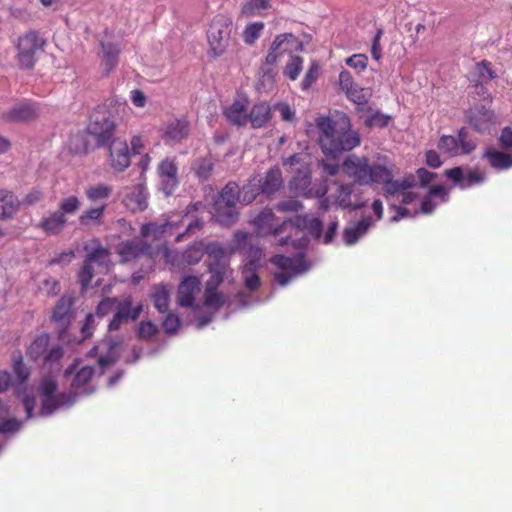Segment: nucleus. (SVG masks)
<instances>
[{
	"mask_svg": "<svg viewBox=\"0 0 512 512\" xmlns=\"http://www.w3.org/2000/svg\"><path fill=\"white\" fill-rule=\"evenodd\" d=\"M232 21L224 15L213 18L208 33V43L214 56L224 54L231 42Z\"/></svg>",
	"mask_w": 512,
	"mask_h": 512,
	"instance_id": "obj_8",
	"label": "nucleus"
},
{
	"mask_svg": "<svg viewBox=\"0 0 512 512\" xmlns=\"http://www.w3.org/2000/svg\"><path fill=\"white\" fill-rule=\"evenodd\" d=\"M205 253L213 259L211 263H219L227 265V260L230 254V248H225L217 242L209 243L205 246Z\"/></svg>",
	"mask_w": 512,
	"mask_h": 512,
	"instance_id": "obj_41",
	"label": "nucleus"
},
{
	"mask_svg": "<svg viewBox=\"0 0 512 512\" xmlns=\"http://www.w3.org/2000/svg\"><path fill=\"white\" fill-rule=\"evenodd\" d=\"M194 171L196 176L202 180H207L213 171V163L208 158H202L195 162L194 164Z\"/></svg>",
	"mask_w": 512,
	"mask_h": 512,
	"instance_id": "obj_49",
	"label": "nucleus"
},
{
	"mask_svg": "<svg viewBox=\"0 0 512 512\" xmlns=\"http://www.w3.org/2000/svg\"><path fill=\"white\" fill-rule=\"evenodd\" d=\"M259 193H261L259 184L256 181V177H253L248 184L243 186L241 191L239 190V198L242 203L249 204Z\"/></svg>",
	"mask_w": 512,
	"mask_h": 512,
	"instance_id": "obj_46",
	"label": "nucleus"
},
{
	"mask_svg": "<svg viewBox=\"0 0 512 512\" xmlns=\"http://www.w3.org/2000/svg\"><path fill=\"white\" fill-rule=\"evenodd\" d=\"M72 299L68 296L61 297L54 309L52 319L61 328H66L72 318Z\"/></svg>",
	"mask_w": 512,
	"mask_h": 512,
	"instance_id": "obj_28",
	"label": "nucleus"
},
{
	"mask_svg": "<svg viewBox=\"0 0 512 512\" xmlns=\"http://www.w3.org/2000/svg\"><path fill=\"white\" fill-rule=\"evenodd\" d=\"M180 326V319L176 314L169 313L164 321L163 327L167 334H174Z\"/></svg>",
	"mask_w": 512,
	"mask_h": 512,
	"instance_id": "obj_62",
	"label": "nucleus"
},
{
	"mask_svg": "<svg viewBox=\"0 0 512 512\" xmlns=\"http://www.w3.org/2000/svg\"><path fill=\"white\" fill-rule=\"evenodd\" d=\"M315 124L319 147L327 158L333 160H322L321 165L325 173L335 176L339 172L337 159L342 153L358 147L361 144V137L357 131L351 129L350 119L345 114L337 119L319 116Z\"/></svg>",
	"mask_w": 512,
	"mask_h": 512,
	"instance_id": "obj_2",
	"label": "nucleus"
},
{
	"mask_svg": "<svg viewBox=\"0 0 512 512\" xmlns=\"http://www.w3.org/2000/svg\"><path fill=\"white\" fill-rule=\"evenodd\" d=\"M489 165L496 170L512 168V156L495 148H488L483 154Z\"/></svg>",
	"mask_w": 512,
	"mask_h": 512,
	"instance_id": "obj_30",
	"label": "nucleus"
},
{
	"mask_svg": "<svg viewBox=\"0 0 512 512\" xmlns=\"http://www.w3.org/2000/svg\"><path fill=\"white\" fill-rule=\"evenodd\" d=\"M301 226L307 228L316 238L321 236L322 222L318 218H297L295 222L293 221V225L291 227H293L298 232V229Z\"/></svg>",
	"mask_w": 512,
	"mask_h": 512,
	"instance_id": "obj_44",
	"label": "nucleus"
},
{
	"mask_svg": "<svg viewBox=\"0 0 512 512\" xmlns=\"http://www.w3.org/2000/svg\"><path fill=\"white\" fill-rule=\"evenodd\" d=\"M63 354V348L59 344H50L48 334L36 337L27 349V355L31 360L42 362L51 369H59Z\"/></svg>",
	"mask_w": 512,
	"mask_h": 512,
	"instance_id": "obj_4",
	"label": "nucleus"
},
{
	"mask_svg": "<svg viewBox=\"0 0 512 512\" xmlns=\"http://www.w3.org/2000/svg\"><path fill=\"white\" fill-rule=\"evenodd\" d=\"M152 299L155 308L160 313H165L169 308V299H170V289L167 285L160 284L155 286L154 292L152 294Z\"/></svg>",
	"mask_w": 512,
	"mask_h": 512,
	"instance_id": "obj_40",
	"label": "nucleus"
},
{
	"mask_svg": "<svg viewBox=\"0 0 512 512\" xmlns=\"http://www.w3.org/2000/svg\"><path fill=\"white\" fill-rule=\"evenodd\" d=\"M344 174L360 186H372L389 180L390 167L382 163L370 164L366 156L351 154L342 163Z\"/></svg>",
	"mask_w": 512,
	"mask_h": 512,
	"instance_id": "obj_3",
	"label": "nucleus"
},
{
	"mask_svg": "<svg viewBox=\"0 0 512 512\" xmlns=\"http://www.w3.org/2000/svg\"><path fill=\"white\" fill-rule=\"evenodd\" d=\"M112 186L105 183L89 185L85 188L86 198L93 203L107 200L112 194Z\"/></svg>",
	"mask_w": 512,
	"mask_h": 512,
	"instance_id": "obj_36",
	"label": "nucleus"
},
{
	"mask_svg": "<svg viewBox=\"0 0 512 512\" xmlns=\"http://www.w3.org/2000/svg\"><path fill=\"white\" fill-rule=\"evenodd\" d=\"M20 201L11 191L0 189V220L10 219L18 211Z\"/></svg>",
	"mask_w": 512,
	"mask_h": 512,
	"instance_id": "obj_29",
	"label": "nucleus"
},
{
	"mask_svg": "<svg viewBox=\"0 0 512 512\" xmlns=\"http://www.w3.org/2000/svg\"><path fill=\"white\" fill-rule=\"evenodd\" d=\"M336 202L341 208L358 210L366 206V201H361L354 194V184H341L336 191Z\"/></svg>",
	"mask_w": 512,
	"mask_h": 512,
	"instance_id": "obj_21",
	"label": "nucleus"
},
{
	"mask_svg": "<svg viewBox=\"0 0 512 512\" xmlns=\"http://www.w3.org/2000/svg\"><path fill=\"white\" fill-rule=\"evenodd\" d=\"M116 298H105L97 306L96 314L99 317H104L109 314L116 306Z\"/></svg>",
	"mask_w": 512,
	"mask_h": 512,
	"instance_id": "obj_60",
	"label": "nucleus"
},
{
	"mask_svg": "<svg viewBox=\"0 0 512 512\" xmlns=\"http://www.w3.org/2000/svg\"><path fill=\"white\" fill-rule=\"evenodd\" d=\"M373 221L371 217H366L357 223L349 224L343 230L342 238L347 246H352L368 232Z\"/></svg>",
	"mask_w": 512,
	"mask_h": 512,
	"instance_id": "obj_25",
	"label": "nucleus"
},
{
	"mask_svg": "<svg viewBox=\"0 0 512 512\" xmlns=\"http://www.w3.org/2000/svg\"><path fill=\"white\" fill-rule=\"evenodd\" d=\"M262 194L270 196L276 193L283 185L281 170L278 167L271 168L263 177H256Z\"/></svg>",
	"mask_w": 512,
	"mask_h": 512,
	"instance_id": "obj_23",
	"label": "nucleus"
},
{
	"mask_svg": "<svg viewBox=\"0 0 512 512\" xmlns=\"http://www.w3.org/2000/svg\"><path fill=\"white\" fill-rule=\"evenodd\" d=\"M81 206L80 200L76 196H69L63 199L59 204V212H62V215L75 214Z\"/></svg>",
	"mask_w": 512,
	"mask_h": 512,
	"instance_id": "obj_52",
	"label": "nucleus"
},
{
	"mask_svg": "<svg viewBox=\"0 0 512 512\" xmlns=\"http://www.w3.org/2000/svg\"><path fill=\"white\" fill-rule=\"evenodd\" d=\"M178 226V222L173 220H167L162 224L155 222L146 223L141 226L140 235L142 239L153 236L154 239H159L168 229H172Z\"/></svg>",
	"mask_w": 512,
	"mask_h": 512,
	"instance_id": "obj_33",
	"label": "nucleus"
},
{
	"mask_svg": "<svg viewBox=\"0 0 512 512\" xmlns=\"http://www.w3.org/2000/svg\"><path fill=\"white\" fill-rule=\"evenodd\" d=\"M106 205L97 207H90L89 209L82 212L79 216L78 221L80 226L84 228H91L102 224Z\"/></svg>",
	"mask_w": 512,
	"mask_h": 512,
	"instance_id": "obj_32",
	"label": "nucleus"
},
{
	"mask_svg": "<svg viewBox=\"0 0 512 512\" xmlns=\"http://www.w3.org/2000/svg\"><path fill=\"white\" fill-rule=\"evenodd\" d=\"M73 374L71 381L72 391L58 392V384L54 377H43L38 388V395L41 401L39 414L43 417L52 415L60 408H68L76 402L77 395H90L95 391V387L90 383L92 377L96 374L93 366H80L76 360L65 370V377Z\"/></svg>",
	"mask_w": 512,
	"mask_h": 512,
	"instance_id": "obj_1",
	"label": "nucleus"
},
{
	"mask_svg": "<svg viewBox=\"0 0 512 512\" xmlns=\"http://www.w3.org/2000/svg\"><path fill=\"white\" fill-rule=\"evenodd\" d=\"M201 281L196 276H186L178 287V304L181 307L195 308V296L201 291Z\"/></svg>",
	"mask_w": 512,
	"mask_h": 512,
	"instance_id": "obj_16",
	"label": "nucleus"
},
{
	"mask_svg": "<svg viewBox=\"0 0 512 512\" xmlns=\"http://www.w3.org/2000/svg\"><path fill=\"white\" fill-rule=\"evenodd\" d=\"M115 122L108 112H95L88 126V132L92 135L98 146H105L113 139Z\"/></svg>",
	"mask_w": 512,
	"mask_h": 512,
	"instance_id": "obj_12",
	"label": "nucleus"
},
{
	"mask_svg": "<svg viewBox=\"0 0 512 512\" xmlns=\"http://www.w3.org/2000/svg\"><path fill=\"white\" fill-rule=\"evenodd\" d=\"M257 236L280 235L287 227L293 225L292 220H280L276 217L272 209L265 208L260 211L252 220Z\"/></svg>",
	"mask_w": 512,
	"mask_h": 512,
	"instance_id": "obj_10",
	"label": "nucleus"
},
{
	"mask_svg": "<svg viewBox=\"0 0 512 512\" xmlns=\"http://www.w3.org/2000/svg\"><path fill=\"white\" fill-rule=\"evenodd\" d=\"M271 7L269 0H247L241 7V15L243 17L263 16L264 11Z\"/></svg>",
	"mask_w": 512,
	"mask_h": 512,
	"instance_id": "obj_37",
	"label": "nucleus"
},
{
	"mask_svg": "<svg viewBox=\"0 0 512 512\" xmlns=\"http://www.w3.org/2000/svg\"><path fill=\"white\" fill-rule=\"evenodd\" d=\"M94 277V266L84 259V265L78 274L79 282L83 290H87Z\"/></svg>",
	"mask_w": 512,
	"mask_h": 512,
	"instance_id": "obj_51",
	"label": "nucleus"
},
{
	"mask_svg": "<svg viewBox=\"0 0 512 512\" xmlns=\"http://www.w3.org/2000/svg\"><path fill=\"white\" fill-rule=\"evenodd\" d=\"M239 198V187L235 182H229L214 200L216 207L229 206L236 208Z\"/></svg>",
	"mask_w": 512,
	"mask_h": 512,
	"instance_id": "obj_31",
	"label": "nucleus"
},
{
	"mask_svg": "<svg viewBox=\"0 0 512 512\" xmlns=\"http://www.w3.org/2000/svg\"><path fill=\"white\" fill-rule=\"evenodd\" d=\"M499 145L504 150L512 148V129L510 127H504L499 137Z\"/></svg>",
	"mask_w": 512,
	"mask_h": 512,
	"instance_id": "obj_64",
	"label": "nucleus"
},
{
	"mask_svg": "<svg viewBox=\"0 0 512 512\" xmlns=\"http://www.w3.org/2000/svg\"><path fill=\"white\" fill-rule=\"evenodd\" d=\"M89 355L98 357V370L99 374H103L105 370L114 364L118 359L117 344L111 341H103L102 343L94 346Z\"/></svg>",
	"mask_w": 512,
	"mask_h": 512,
	"instance_id": "obj_15",
	"label": "nucleus"
},
{
	"mask_svg": "<svg viewBox=\"0 0 512 512\" xmlns=\"http://www.w3.org/2000/svg\"><path fill=\"white\" fill-rule=\"evenodd\" d=\"M433 197H439L441 202L447 201V191L442 186H435L430 189L429 195L425 197L421 204V212L423 214H430L434 211L435 207L438 205L437 202H434Z\"/></svg>",
	"mask_w": 512,
	"mask_h": 512,
	"instance_id": "obj_38",
	"label": "nucleus"
},
{
	"mask_svg": "<svg viewBox=\"0 0 512 512\" xmlns=\"http://www.w3.org/2000/svg\"><path fill=\"white\" fill-rule=\"evenodd\" d=\"M189 133V122L185 118L173 119L165 125L162 139L167 144H177L186 139Z\"/></svg>",
	"mask_w": 512,
	"mask_h": 512,
	"instance_id": "obj_19",
	"label": "nucleus"
},
{
	"mask_svg": "<svg viewBox=\"0 0 512 512\" xmlns=\"http://www.w3.org/2000/svg\"><path fill=\"white\" fill-rule=\"evenodd\" d=\"M256 269L257 267H253V265H244L242 271L245 286L251 291L257 289L260 285V280L256 273Z\"/></svg>",
	"mask_w": 512,
	"mask_h": 512,
	"instance_id": "obj_48",
	"label": "nucleus"
},
{
	"mask_svg": "<svg viewBox=\"0 0 512 512\" xmlns=\"http://www.w3.org/2000/svg\"><path fill=\"white\" fill-rule=\"evenodd\" d=\"M45 44L46 40L36 31H29L19 37L16 45L18 66L22 69H32Z\"/></svg>",
	"mask_w": 512,
	"mask_h": 512,
	"instance_id": "obj_5",
	"label": "nucleus"
},
{
	"mask_svg": "<svg viewBox=\"0 0 512 512\" xmlns=\"http://www.w3.org/2000/svg\"><path fill=\"white\" fill-rule=\"evenodd\" d=\"M477 143L465 128L459 130L457 135H443L438 148L449 156L466 155L475 150Z\"/></svg>",
	"mask_w": 512,
	"mask_h": 512,
	"instance_id": "obj_9",
	"label": "nucleus"
},
{
	"mask_svg": "<svg viewBox=\"0 0 512 512\" xmlns=\"http://www.w3.org/2000/svg\"><path fill=\"white\" fill-rule=\"evenodd\" d=\"M103 65L107 73L111 72L118 63L120 49L112 43H102Z\"/></svg>",
	"mask_w": 512,
	"mask_h": 512,
	"instance_id": "obj_42",
	"label": "nucleus"
},
{
	"mask_svg": "<svg viewBox=\"0 0 512 512\" xmlns=\"http://www.w3.org/2000/svg\"><path fill=\"white\" fill-rule=\"evenodd\" d=\"M116 253L119 255L121 263L141 260L142 263H146V271H152L154 267L151 245L141 237L120 242L116 247Z\"/></svg>",
	"mask_w": 512,
	"mask_h": 512,
	"instance_id": "obj_6",
	"label": "nucleus"
},
{
	"mask_svg": "<svg viewBox=\"0 0 512 512\" xmlns=\"http://www.w3.org/2000/svg\"><path fill=\"white\" fill-rule=\"evenodd\" d=\"M249 234L237 231L234 233L232 244L229 246L230 252L234 253L236 251L245 250L248 243Z\"/></svg>",
	"mask_w": 512,
	"mask_h": 512,
	"instance_id": "obj_57",
	"label": "nucleus"
},
{
	"mask_svg": "<svg viewBox=\"0 0 512 512\" xmlns=\"http://www.w3.org/2000/svg\"><path fill=\"white\" fill-rule=\"evenodd\" d=\"M293 39L291 36H276L274 41L271 44V47L269 49V52L266 56V62L268 64H274L277 61V58L283 54L281 52L282 42L285 41V39Z\"/></svg>",
	"mask_w": 512,
	"mask_h": 512,
	"instance_id": "obj_50",
	"label": "nucleus"
},
{
	"mask_svg": "<svg viewBox=\"0 0 512 512\" xmlns=\"http://www.w3.org/2000/svg\"><path fill=\"white\" fill-rule=\"evenodd\" d=\"M157 172L163 192L166 196L172 195L179 185L178 166L175 159L169 157L163 159L157 167Z\"/></svg>",
	"mask_w": 512,
	"mask_h": 512,
	"instance_id": "obj_13",
	"label": "nucleus"
},
{
	"mask_svg": "<svg viewBox=\"0 0 512 512\" xmlns=\"http://www.w3.org/2000/svg\"><path fill=\"white\" fill-rule=\"evenodd\" d=\"M213 218L222 226H230L236 222L238 212L236 208L229 206L216 207L213 204V210L211 211Z\"/></svg>",
	"mask_w": 512,
	"mask_h": 512,
	"instance_id": "obj_35",
	"label": "nucleus"
},
{
	"mask_svg": "<svg viewBox=\"0 0 512 512\" xmlns=\"http://www.w3.org/2000/svg\"><path fill=\"white\" fill-rule=\"evenodd\" d=\"M109 157L111 167L122 172L130 165V154L127 142L121 139H113L109 143Z\"/></svg>",
	"mask_w": 512,
	"mask_h": 512,
	"instance_id": "obj_17",
	"label": "nucleus"
},
{
	"mask_svg": "<svg viewBox=\"0 0 512 512\" xmlns=\"http://www.w3.org/2000/svg\"><path fill=\"white\" fill-rule=\"evenodd\" d=\"M13 371L20 383H24L30 376L29 368L23 363L22 356L19 354L13 358Z\"/></svg>",
	"mask_w": 512,
	"mask_h": 512,
	"instance_id": "obj_55",
	"label": "nucleus"
},
{
	"mask_svg": "<svg viewBox=\"0 0 512 512\" xmlns=\"http://www.w3.org/2000/svg\"><path fill=\"white\" fill-rule=\"evenodd\" d=\"M223 114L231 124L245 126L248 123L247 101L235 100L224 109Z\"/></svg>",
	"mask_w": 512,
	"mask_h": 512,
	"instance_id": "obj_26",
	"label": "nucleus"
},
{
	"mask_svg": "<svg viewBox=\"0 0 512 512\" xmlns=\"http://www.w3.org/2000/svg\"><path fill=\"white\" fill-rule=\"evenodd\" d=\"M38 115V109L35 104L24 101L11 107L2 114V118L9 122H26L33 120Z\"/></svg>",
	"mask_w": 512,
	"mask_h": 512,
	"instance_id": "obj_20",
	"label": "nucleus"
},
{
	"mask_svg": "<svg viewBox=\"0 0 512 512\" xmlns=\"http://www.w3.org/2000/svg\"><path fill=\"white\" fill-rule=\"evenodd\" d=\"M22 424L15 418L0 421V433L10 434L20 430Z\"/></svg>",
	"mask_w": 512,
	"mask_h": 512,
	"instance_id": "obj_61",
	"label": "nucleus"
},
{
	"mask_svg": "<svg viewBox=\"0 0 512 512\" xmlns=\"http://www.w3.org/2000/svg\"><path fill=\"white\" fill-rule=\"evenodd\" d=\"M271 107L266 102H259L252 106L248 113V123L254 129L262 128L271 120Z\"/></svg>",
	"mask_w": 512,
	"mask_h": 512,
	"instance_id": "obj_27",
	"label": "nucleus"
},
{
	"mask_svg": "<svg viewBox=\"0 0 512 512\" xmlns=\"http://www.w3.org/2000/svg\"><path fill=\"white\" fill-rule=\"evenodd\" d=\"M466 116L470 125L479 133L488 132L494 124V113L483 105L470 108Z\"/></svg>",
	"mask_w": 512,
	"mask_h": 512,
	"instance_id": "obj_18",
	"label": "nucleus"
},
{
	"mask_svg": "<svg viewBox=\"0 0 512 512\" xmlns=\"http://www.w3.org/2000/svg\"><path fill=\"white\" fill-rule=\"evenodd\" d=\"M271 263L277 268V271L274 272V279L280 286H286L293 278L309 269L302 252L293 257L273 256Z\"/></svg>",
	"mask_w": 512,
	"mask_h": 512,
	"instance_id": "obj_7",
	"label": "nucleus"
},
{
	"mask_svg": "<svg viewBox=\"0 0 512 512\" xmlns=\"http://www.w3.org/2000/svg\"><path fill=\"white\" fill-rule=\"evenodd\" d=\"M339 85H340L341 90L344 93H346L347 91H350L352 88L357 86L354 82V79H353L351 73L347 70H343L340 72Z\"/></svg>",
	"mask_w": 512,
	"mask_h": 512,
	"instance_id": "obj_63",
	"label": "nucleus"
},
{
	"mask_svg": "<svg viewBox=\"0 0 512 512\" xmlns=\"http://www.w3.org/2000/svg\"><path fill=\"white\" fill-rule=\"evenodd\" d=\"M445 175L461 189L481 184L486 178L485 173L482 171L472 169L464 170L461 167L448 169L445 171Z\"/></svg>",
	"mask_w": 512,
	"mask_h": 512,
	"instance_id": "obj_14",
	"label": "nucleus"
},
{
	"mask_svg": "<svg viewBox=\"0 0 512 512\" xmlns=\"http://www.w3.org/2000/svg\"><path fill=\"white\" fill-rule=\"evenodd\" d=\"M377 184L384 185L387 197L400 198L402 191L408 190L413 186V179L393 180V173L390 169L389 180L378 182Z\"/></svg>",
	"mask_w": 512,
	"mask_h": 512,
	"instance_id": "obj_34",
	"label": "nucleus"
},
{
	"mask_svg": "<svg viewBox=\"0 0 512 512\" xmlns=\"http://www.w3.org/2000/svg\"><path fill=\"white\" fill-rule=\"evenodd\" d=\"M109 251L102 246L94 248L85 259L89 261L93 266L96 264L101 270L108 269L109 263Z\"/></svg>",
	"mask_w": 512,
	"mask_h": 512,
	"instance_id": "obj_43",
	"label": "nucleus"
},
{
	"mask_svg": "<svg viewBox=\"0 0 512 512\" xmlns=\"http://www.w3.org/2000/svg\"><path fill=\"white\" fill-rule=\"evenodd\" d=\"M291 36L293 39H285V41L282 42L281 52H292V51H298L303 49V44L298 40V38L293 35L292 33H284L280 34L279 36Z\"/></svg>",
	"mask_w": 512,
	"mask_h": 512,
	"instance_id": "obj_59",
	"label": "nucleus"
},
{
	"mask_svg": "<svg viewBox=\"0 0 512 512\" xmlns=\"http://www.w3.org/2000/svg\"><path fill=\"white\" fill-rule=\"evenodd\" d=\"M319 74V65L316 62H312L308 71L306 72L301 87L303 90H307L317 80Z\"/></svg>",
	"mask_w": 512,
	"mask_h": 512,
	"instance_id": "obj_58",
	"label": "nucleus"
},
{
	"mask_svg": "<svg viewBox=\"0 0 512 512\" xmlns=\"http://www.w3.org/2000/svg\"><path fill=\"white\" fill-rule=\"evenodd\" d=\"M475 72L478 75L477 82L480 84L487 83L493 78H495V74L490 68L489 63L487 61L477 63L475 66Z\"/></svg>",
	"mask_w": 512,
	"mask_h": 512,
	"instance_id": "obj_53",
	"label": "nucleus"
},
{
	"mask_svg": "<svg viewBox=\"0 0 512 512\" xmlns=\"http://www.w3.org/2000/svg\"><path fill=\"white\" fill-rule=\"evenodd\" d=\"M38 290L46 296H55L60 291V284L54 278H46L40 282Z\"/></svg>",
	"mask_w": 512,
	"mask_h": 512,
	"instance_id": "obj_54",
	"label": "nucleus"
},
{
	"mask_svg": "<svg viewBox=\"0 0 512 512\" xmlns=\"http://www.w3.org/2000/svg\"><path fill=\"white\" fill-rule=\"evenodd\" d=\"M346 65L357 70L359 73L363 72L368 65V57L365 54H354L345 60Z\"/></svg>",
	"mask_w": 512,
	"mask_h": 512,
	"instance_id": "obj_56",
	"label": "nucleus"
},
{
	"mask_svg": "<svg viewBox=\"0 0 512 512\" xmlns=\"http://www.w3.org/2000/svg\"><path fill=\"white\" fill-rule=\"evenodd\" d=\"M265 24L261 21L248 24L243 30V41L247 45H253L261 36Z\"/></svg>",
	"mask_w": 512,
	"mask_h": 512,
	"instance_id": "obj_45",
	"label": "nucleus"
},
{
	"mask_svg": "<svg viewBox=\"0 0 512 512\" xmlns=\"http://www.w3.org/2000/svg\"><path fill=\"white\" fill-rule=\"evenodd\" d=\"M116 304H117V306H115L116 307L115 314L118 317L124 319L125 321H127L129 319L136 320L142 311L141 305H138L136 307L132 306V299L130 297L125 298L121 302L117 301Z\"/></svg>",
	"mask_w": 512,
	"mask_h": 512,
	"instance_id": "obj_39",
	"label": "nucleus"
},
{
	"mask_svg": "<svg viewBox=\"0 0 512 512\" xmlns=\"http://www.w3.org/2000/svg\"><path fill=\"white\" fill-rule=\"evenodd\" d=\"M67 222V217L57 210L42 217L36 227L41 229L45 234L54 236L59 235L65 229Z\"/></svg>",
	"mask_w": 512,
	"mask_h": 512,
	"instance_id": "obj_22",
	"label": "nucleus"
},
{
	"mask_svg": "<svg viewBox=\"0 0 512 512\" xmlns=\"http://www.w3.org/2000/svg\"><path fill=\"white\" fill-rule=\"evenodd\" d=\"M122 202L131 212L143 211L148 206L147 192L142 185H138L124 194Z\"/></svg>",
	"mask_w": 512,
	"mask_h": 512,
	"instance_id": "obj_24",
	"label": "nucleus"
},
{
	"mask_svg": "<svg viewBox=\"0 0 512 512\" xmlns=\"http://www.w3.org/2000/svg\"><path fill=\"white\" fill-rule=\"evenodd\" d=\"M209 271L211 277L206 284L204 304L217 309L226 302L225 298L216 289L226 276L228 266L219 263H209Z\"/></svg>",
	"mask_w": 512,
	"mask_h": 512,
	"instance_id": "obj_11",
	"label": "nucleus"
},
{
	"mask_svg": "<svg viewBox=\"0 0 512 512\" xmlns=\"http://www.w3.org/2000/svg\"><path fill=\"white\" fill-rule=\"evenodd\" d=\"M303 68V58L300 56H291L289 62L284 68V75L294 81L299 76Z\"/></svg>",
	"mask_w": 512,
	"mask_h": 512,
	"instance_id": "obj_47",
	"label": "nucleus"
}]
</instances>
